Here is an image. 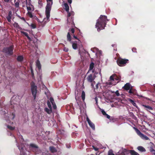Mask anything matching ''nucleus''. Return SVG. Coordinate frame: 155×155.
<instances>
[{
  "label": "nucleus",
  "instance_id": "obj_1",
  "mask_svg": "<svg viewBox=\"0 0 155 155\" xmlns=\"http://www.w3.org/2000/svg\"><path fill=\"white\" fill-rule=\"evenodd\" d=\"M108 21V20L107 19L106 16L101 15L97 20L95 25L97 31H99L101 30L104 29L106 26L107 21Z\"/></svg>",
  "mask_w": 155,
  "mask_h": 155
},
{
  "label": "nucleus",
  "instance_id": "obj_2",
  "mask_svg": "<svg viewBox=\"0 0 155 155\" xmlns=\"http://www.w3.org/2000/svg\"><path fill=\"white\" fill-rule=\"evenodd\" d=\"M14 48V45H12L9 47L4 48L2 50V52L6 55L11 56L13 54Z\"/></svg>",
  "mask_w": 155,
  "mask_h": 155
},
{
  "label": "nucleus",
  "instance_id": "obj_3",
  "mask_svg": "<svg viewBox=\"0 0 155 155\" xmlns=\"http://www.w3.org/2000/svg\"><path fill=\"white\" fill-rule=\"evenodd\" d=\"M1 111H2V113H3L4 115H5V118L6 119H11L13 120L15 117V114L14 113H12L11 115L9 116H8V110L7 108L6 107H4L3 109H2Z\"/></svg>",
  "mask_w": 155,
  "mask_h": 155
},
{
  "label": "nucleus",
  "instance_id": "obj_4",
  "mask_svg": "<svg viewBox=\"0 0 155 155\" xmlns=\"http://www.w3.org/2000/svg\"><path fill=\"white\" fill-rule=\"evenodd\" d=\"M52 5L47 4L46 7L45 14L46 18L44 19V21H45V20H47V21H49V17L50 16V12L51 9Z\"/></svg>",
  "mask_w": 155,
  "mask_h": 155
},
{
  "label": "nucleus",
  "instance_id": "obj_5",
  "mask_svg": "<svg viewBox=\"0 0 155 155\" xmlns=\"http://www.w3.org/2000/svg\"><path fill=\"white\" fill-rule=\"evenodd\" d=\"M129 60L119 58L117 61V64L120 66H124L126 63H128Z\"/></svg>",
  "mask_w": 155,
  "mask_h": 155
},
{
  "label": "nucleus",
  "instance_id": "obj_6",
  "mask_svg": "<svg viewBox=\"0 0 155 155\" xmlns=\"http://www.w3.org/2000/svg\"><path fill=\"white\" fill-rule=\"evenodd\" d=\"M50 101H47V105L48 107L50 109H52L51 106V105L50 102L51 103L53 106V107L54 109H56L57 108L56 105L54 102V99L52 97H51L49 99Z\"/></svg>",
  "mask_w": 155,
  "mask_h": 155
},
{
  "label": "nucleus",
  "instance_id": "obj_7",
  "mask_svg": "<svg viewBox=\"0 0 155 155\" xmlns=\"http://www.w3.org/2000/svg\"><path fill=\"white\" fill-rule=\"evenodd\" d=\"M37 87L35 85L34 83L31 85V93L33 96L34 99L36 98V94L37 92Z\"/></svg>",
  "mask_w": 155,
  "mask_h": 155
},
{
  "label": "nucleus",
  "instance_id": "obj_8",
  "mask_svg": "<svg viewBox=\"0 0 155 155\" xmlns=\"http://www.w3.org/2000/svg\"><path fill=\"white\" fill-rule=\"evenodd\" d=\"M124 151L125 153V155H129L130 154L131 155H140L137 152L134 150H128L126 149H124Z\"/></svg>",
  "mask_w": 155,
  "mask_h": 155
},
{
  "label": "nucleus",
  "instance_id": "obj_9",
  "mask_svg": "<svg viewBox=\"0 0 155 155\" xmlns=\"http://www.w3.org/2000/svg\"><path fill=\"white\" fill-rule=\"evenodd\" d=\"M26 7H27V10L28 12L34 10V6L31 3L30 0L26 1Z\"/></svg>",
  "mask_w": 155,
  "mask_h": 155
},
{
  "label": "nucleus",
  "instance_id": "obj_10",
  "mask_svg": "<svg viewBox=\"0 0 155 155\" xmlns=\"http://www.w3.org/2000/svg\"><path fill=\"white\" fill-rule=\"evenodd\" d=\"M101 69L100 68H97L95 69V68L92 71V72L93 73H94V75H93L95 78L97 77V75L99 73L100 75L101 74Z\"/></svg>",
  "mask_w": 155,
  "mask_h": 155
},
{
  "label": "nucleus",
  "instance_id": "obj_11",
  "mask_svg": "<svg viewBox=\"0 0 155 155\" xmlns=\"http://www.w3.org/2000/svg\"><path fill=\"white\" fill-rule=\"evenodd\" d=\"M95 78L92 74H90L87 76V79L88 82H92L94 81Z\"/></svg>",
  "mask_w": 155,
  "mask_h": 155
},
{
  "label": "nucleus",
  "instance_id": "obj_12",
  "mask_svg": "<svg viewBox=\"0 0 155 155\" xmlns=\"http://www.w3.org/2000/svg\"><path fill=\"white\" fill-rule=\"evenodd\" d=\"M131 88H132V87L129 83H127L125 84L123 87V88L126 91H128L130 89H131Z\"/></svg>",
  "mask_w": 155,
  "mask_h": 155
},
{
  "label": "nucleus",
  "instance_id": "obj_13",
  "mask_svg": "<svg viewBox=\"0 0 155 155\" xmlns=\"http://www.w3.org/2000/svg\"><path fill=\"white\" fill-rule=\"evenodd\" d=\"M87 120L90 127L93 130H95V126L94 124L91 121L88 117L87 118Z\"/></svg>",
  "mask_w": 155,
  "mask_h": 155
},
{
  "label": "nucleus",
  "instance_id": "obj_14",
  "mask_svg": "<svg viewBox=\"0 0 155 155\" xmlns=\"http://www.w3.org/2000/svg\"><path fill=\"white\" fill-rule=\"evenodd\" d=\"M12 16V12L11 11H10L8 12V15L6 17V18L8 22H11V19Z\"/></svg>",
  "mask_w": 155,
  "mask_h": 155
},
{
  "label": "nucleus",
  "instance_id": "obj_15",
  "mask_svg": "<svg viewBox=\"0 0 155 155\" xmlns=\"http://www.w3.org/2000/svg\"><path fill=\"white\" fill-rule=\"evenodd\" d=\"M139 136H140V137L143 139L147 140L149 139V138L146 135L143 134H142L141 132L140 133L138 134Z\"/></svg>",
  "mask_w": 155,
  "mask_h": 155
},
{
  "label": "nucleus",
  "instance_id": "obj_16",
  "mask_svg": "<svg viewBox=\"0 0 155 155\" xmlns=\"http://www.w3.org/2000/svg\"><path fill=\"white\" fill-rule=\"evenodd\" d=\"M49 150L52 153H54L57 152V149L53 146H50L49 147Z\"/></svg>",
  "mask_w": 155,
  "mask_h": 155
},
{
  "label": "nucleus",
  "instance_id": "obj_17",
  "mask_svg": "<svg viewBox=\"0 0 155 155\" xmlns=\"http://www.w3.org/2000/svg\"><path fill=\"white\" fill-rule=\"evenodd\" d=\"M137 149L141 152H144L146 151L145 149L143 147L141 146L138 147Z\"/></svg>",
  "mask_w": 155,
  "mask_h": 155
},
{
  "label": "nucleus",
  "instance_id": "obj_18",
  "mask_svg": "<svg viewBox=\"0 0 155 155\" xmlns=\"http://www.w3.org/2000/svg\"><path fill=\"white\" fill-rule=\"evenodd\" d=\"M142 106L144 107L145 108V109L147 110H153V108L151 107L148 105H142Z\"/></svg>",
  "mask_w": 155,
  "mask_h": 155
},
{
  "label": "nucleus",
  "instance_id": "obj_19",
  "mask_svg": "<svg viewBox=\"0 0 155 155\" xmlns=\"http://www.w3.org/2000/svg\"><path fill=\"white\" fill-rule=\"evenodd\" d=\"M24 59V57L22 55L18 56L17 58V61L18 62H22Z\"/></svg>",
  "mask_w": 155,
  "mask_h": 155
},
{
  "label": "nucleus",
  "instance_id": "obj_20",
  "mask_svg": "<svg viewBox=\"0 0 155 155\" xmlns=\"http://www.w3.org/2000/svg\"><path fill=\"white\" fill-rule=\"evenodd\" d=\"M21 33L23 34L25 36H26L28 39L29 40V41H31V38L28 35V33L26 32H25L24 31H21Z\"/></svg>",
  "mask_w": 155,
  "mask_h": 155
},
{
  "label": "nucleus",
  "instance_id": "obj_21",
  "mask_svg": "<svg viewBox=\"0 0 155 155\" xmlns=\"http://www.w3.org/2000/svg\"><path fill=\"white\" fill-rule=\"evenodd\" d=\"M64 8L65 9L67 12H68L69 11V7L68 4L67 3H64Z\"/></svg>",
  "mask_w": 155,
  "mask_h": 155
},
{
  "label": "nucleus",
  "instance_id": "obj_22",
  "mask_svg": "<svg viewBox=\"0 0 155 155\" xmlns=\"http://www.w3.org/2000/svg\"><path fill=\"white\" fill-rule=\"evenodd\" d=\"M128 101H129L130 102L133 106L136 107L137 108V105L136 104L135 102L133 100H132L130 98H129L128 99Z\"/></svg>",
  "mask_w": 155,
  "mask_h": 155
},
{
  "label": "nucleus",
  "instance_id": "obj_23",
  "mask_svg": "<svg viewBox=\"0 0 155 155\" xmlns=\"http://www.w3.org/2000/svg\"><path fill=\"white\" fill-rule=\"evenodd\" d=\"M44 110L48 114H50L52 112V109L49 108V109L47 107L45 108Z\"/></svg>",
  "mask_w": 155,
  "mask_h": 155
},
{
  "label": "nucleus",
  "instance_id": "obj_24",
  "mask_svg": "<svg viewBox=\"0 0 155 155\" xmlns=\"http://www.w3.org/2000/svg\"><path fill=\"white\" fill-rule=\"evenodd\" d=\"M117 155H125V153L124 151V149L122 148L118 152Z\"/></svg>",
  "mask_w": 155,
  "mask_h": 155
},
{
  "label": "nucleus",
  "instance_id": "obj_25",
  "mask_svg": "<svg viewBox=\"0 0 155 155\" xmlns=\"http://www.w3.org/2000/svg\"><path fill=\"white\" fill-rule=\"evenodd\" d=\"M13 26L15 27L18 28V29H20V30L22 29V28H21L20 27V26L18 25V24L16 22H15L13 24Z\"/></svg>",
  "mask_w": 155,
  "mask_h": 155
},
{
  "label": "nucleus",
  "instance_id": "obj_26",
  "mask_svg": "<svg viewBox=\"0 0 155 155\" xmlns=\"http://www.w3.org/2000/svg\"><path fill=\"white\" fill-rule=\"evenodd\" d=\"M71 42L72 44L73 48L74 49H76L77 48V43L73 42Z\"/></svg>",
  "mask_w": 155,
  "mask_h": 155
},
{
  "label": "nucleus",
  "instance_id": "obj_27",
  "mask_svg": "<svg viewBox=\"0 0 155 155\" xmlns=\"http://www.w3.org/2000/svg\"><path fill=\"white\" fill-rule=\"evenodd\" d=\"M115 77L117 78V75L116 74H114L110 76V79L111 81H114V79H116V78Z\"/></svg>",
  "mask_w": 155,
  "mask_h": 155
},
{
  "label": "nucleus",
  "instance_id": "obj_28",
  "mask_svg": "<svg viewBox=\"0 0 155 155\" xmlns=\"http://www.w3.org/2000/svg\"><path fill=\"white\" fill-rule=\"evenodd\" d=\"M67 40L68 41L71 42V37L69 32L68 33L67 35Z\"/></svg>",
  "mask_w": 155,
  "mask_h": 155
},
{
  "label": "nucleus",
  "instance_id": "obj_29",
  "mask_svg": "<svg viewBox=\"0 0 155 155\" xmlns=\"http://www.w3.org/2000/svg\"><path fill=\"white\" fill-rule=\"evenodd\" d=\"M94 64L93 62H91L90 65L89 71L93 70H94L93 68H94Z\"/></svg>",
  "mask_w": 155,
  "mask_h": 155
},
{
  "label": "nucleus",
  "instance_id": "obj_30",
  "mask_svg": "<svg viewBox=\"0 0 155 155\" xmlns=\"http://www.w3.org/2000/svg\"><path fill=\"white\" fill-rule=\"evenodd\" d=\"M81 97L83 101H84L85 99V93L84 91L82 92Z\"/></svg>",
  "mask_w": 155,
  "mask_h": 155
},
{
  "label": "nucleus",
  "instance_id": "obj_31",
  "mask_svg": "<svg viewBox=\"0 0 155 155\" xmlns=\"http://www.w3.org/2000/svg\"><path fill=\"white\" fill-rule=\"evenodd\" d=\"M36 66L39 69H40L41 68V64L40 62L39 61H37L36 62Z\"/></svg>",
  "mask_w": 155,
  "mask_h": 155
},
{
  "label": "nucleus",
  "instance_id": "obj_32",
  "mask_svg": "<svg viewBox=\"0 0 155 155\" xmlns=\"http://www.w3.org/2000/svg\"><path fill=\"white\" fill-rule=\"evenodd\" d=\"M30 146L32 148H38V146L36 145L33 144V143H31L30 144Z\"/></svg>",
  "mask_w": 155,
  "mask_h": 155
},
{
  "label": "nucleus",
  "instance_id": "obj_33",
  "mask_svg": "<svg viewBox=\"0 0 155 155\" xmlns=\"http://www.w3.org/2000/svg\"><path fill=\"white\" fill-rule=\"evenodd\" d=\"M16 0L14 1L15 4L14 5L16 8H18L19 6V2L18 1L15 2Z\"/></svg>",
  "mask_w": 155,
  "mask_h": 155
},
{
  "label": "nucleus",
  "instance_id": "obj_34",
  "mask_svg": "<svg viewBox=\"0 0 155 155\" xmlns=\"http://www.w3.org/2000/svg\"><path fill=\"white\" fill-rule=\"evenodd\" d=\"M7 127L8 129L11 130H14L15 129V127H13L9 125H7Z\"/></svg>",
  "mask_w": 155,
  "mask_h": 155
},
{
  "label": "nucleus",
  "instance_id": "obj_35",
  "mask_svg": "<svg viewBox=\"0 0 155 155\" xmlns=\"http://www.w3.org/2000/svg\"><path fill=\"white\" fill-rule=\"evenodd\" d=\"M47 4L52 5L53 4V0H46Z\"/></svg>",
  "mask_w": 155,
  "mask_h": 155
},
{
  "label": "nucleus",
  "instance_id": "obj_36",
  "mask_svg": "<svg viewBox=\"0 0 155 155\" xmlns=\"http://www.w3.org/2000/svg\"><path fill=\"white\" fill-rule=\"evenodd\" d=\"M27 15L29 16L30 18H32L33 17V15L31 12H28L27 13Z\"/></svg>",
  "mask_w": 155,
  "mask_h": 155
},
{
  "label": "nucleus",
  "instance_id": "obj_37",
  "mask_svg": "<svg viewBox=\"0 0 155 155\" xmlns=\"http://www.w3.org/2000/svg\"><path fill=\"white\" fill-rule=\"evenodd\" d=\"M17 16L20 19H21V20H22L25 22H26V20L25 19V18L23 17H21V16L18 15H17Z\"/></svg>",
  "mask_w": 155,
  "mask_h": 155
},
{
  "label": "nucleus",
  "instance_id": "obj_38",
  "mask_svg": "<svg viewBox=\"0 0 155 155\" xmlns=\"http://www.w3.org/2000/svg\"><path fill=\"white\" fill-rule=\"evenodd\" d=\"M133 128L135 130L137 134L138 135L140 132V130L136 127H134Z\"/></svg>",
  "mask_w": 155,
  "mask_h": 155
},
{
  "label": "nucleus",
  "instance_id": "obj_39",
  "mask_svg": "<svg viewBox=\"0 0 155 155\" xmlns=\"http://www.w3.org/2000/svg\"><path fill=\"white\" fill-rule=\"evenodd\" d=\"M150 151L155 155V150L153 148H151L150 149Z\"/></svg>",
  "mask_w": 155,
  "mask_h": 155
},
{
  "label": "nucleus",
  "instance_id": "obj_40",
  "mask_svg": "<svg viewBox=\"0 0 155 155\" xmlns=\"http://www.w3.org/2000/svg\"><path fill=\"white\" fill-rule=\"evenodd\" d=\"M69 31H71L72 34H74L75 32V30L74 28H71L69 29Z\"/></svg>",
  "mask_w": 155,
  "mask_h": 155
},
{
  "label": "nucleus",
  "instance_id": "obj_41",
  "mask_svg": "<svg viewBox=\"0 0 155 155\" xmlns=\"http://www.w3.org/2000/svg\"><path fill=\"white\" fill-rule=\"evenodd\" d=\"M26 1H28L27 0H25V1L22 2V7H26Z\"/></svg>",
  "mask_w": 155,
  "mask_h": 155
},
{
  "label": "nucleus",
  "instance_id": "obj_42",
  "mask_svg": "<svg viewBox=\"0 0 155 155\" xmlns=\"http://www.w3.org/2000/svg\"><path fill=\"white\" fill-rule=\"evenodd\" d=\"M31 27L33 29L35 28H36V25L35 24H32L31 25Z\"/></svg>",
  "mask_w": 155,
  "mask_h": 155
},
{
  "label": "nucleus",
  "instance_id": "obj_43",
  "mask_svg": "<svg viewBox=\"0 0 155 155\" xmlns=\"http://www.w3.org/2000/svg\"><path fill=\"white\" fill-rule=\"evenodd\" d=\"M90 83H91V86L93 88L94 87V85L95 83V82L94 81H93L92 82H90Z\"/></svg>",
  "mask_w": 155,
  "mask_h": 155
},
{
  "label": "nucleus",
  "instance_id": "obj_44",
  "mask_svg": "<svg viewBox=\"0 0 155 155\" xmlns=\"http://www.w3.org/2000/svg\"><path fill=\"white\" fill-rule=\"evenodd\" d=\"M115 93L117 96H119L120 95V94L119 93V91L118 90H117L115 92Z\"/></svg>",
  "mask_w": 155,
  "mask_h": 155
},
{
  "label": "nucleus",
  "instance_id": "obj_45",
  "mask_svg": "<svg viewBox=\"0 0 155 155\" xmlns=\"http://www.w3.org/2000/svg\"><path fill=\"white\" fill-rule=\"evenodd\" d=\"M101 112L102 114L104 115V116H106V115L107 114L106 113V112H105V111L104 110H102V111H101Z\"/></svg>",
  "mask_w": 155,
  "mask_h": 155
},
{
  "label": "nucleus",
  "instance_id": "obj_46",
  "mask_svg": "<svg viewBox=\"0 0 155 155\" xmlns=\"http://www.w3.org/2000/svg\"><path fill=\"white\" fill-rule=\"evenodd\" d=\"M94 99H95V101H96V104L97 106V105H98V98L97 97H95Z\"/></svg>",
  "mask_w": 155,
  "mask_h": 155
},
{
  "label": "nucleus",
  "instance_id": "obj_47",
  "mask_svg": "<svg viewBox=\"0 0 155 155\" xmlns=\"http://www.w3.org/2000/svg\"><path fill=\"white\" fill-rule=\"evenodd\" d=\"M132 50L134 52H136L137 51H136V48H133L132 49Z\"/></svg>",
  "mask_w": 155,
  "mask_h": 155
},
{
  "label": "nucleus",
  "instance_id": "obj_48",
  "mask_svg": "<svg viewBox=\"0 0 155 155\" xmlns=\"http://www.w3.org/2000/svg\"><path fill=\"white\" fill-rule=\"evenodd\" d=\"M64 51L65 52H68V49L67 48L64 47Z\"/></svg>",
  "mask_w": 155,
  "mask_h": 155
},
{
  "label": "nucleus",
  "instance_id": "obj_49",
  "mask_svg": "<svg viewBox=\"0 0 155 155\" xmlns=\"http://www.w3.org/2000/svg\"><path fill=\"white\" fill-rule=\"evenodd\" d=\"M129 90V93L130 94H133V91H132V88H131V89H130Z\"/></svg>",
  "mask_w": 155,
  "mask_h": 155
},
{
  "label": "nucleus",
  "instance_id": "obj_50",
  "mask_svg": "<svg viewBox=\"0 0 155 155\" xmlns=\"http://www.w3.org/2000/svg\"><path fill=\"white\" fill-rule=\"evenodd\" d=\"M93 147L94 149L96 151H97L98 150V148L96 147H95L94 146H93Z\"/></svg>",
  "mask_w": 155,
  "mask_h": 155
},
{
  "label": "nucleus",
  "instance_id": "obj_51",
  "mask_svg": "<svg viewBox=\"0 0 155 155\" xmlns=\"http://www.w3.org/2000/svg\"><path fill=\"white\" fill-rule=\"evenodd\" d=\"M99 84V83H97L95 87H96V89H97L98 88Z\"/></svg>",
  "mask_w": 155,
  "mask_h": 155
},
{
  "label": "nucleus",
  "instance_id": "obj_52",
  "mask_svg": "<svg viewBox=\"0 0 155 155\" xmlns=\"http://www.w3.org/2000/svg\"><path fill=\"white\" fill-rule=\"evenodd\" d=\"M105 116L107 118L109 119H110V116H109V115H108V114H107Z\"/></svg>",
  "mask_w": 155,
  "mask_h": 155
},
{
  "label": "nucleus",
  "instance_id": "obj_53",
  "mask_svg": "<svg viewBox=\"0 0 155 155\" xmlns=\"http://www.w3.org/2000/svg\"><path fill=\"white\" fill-rule=\"evenodd\" d=\"M107 84H108V85H113L112 83L111 82H107ZM115 84H113V85H114Z\"/></svg>",
  "mask_w": 155,
  "mask_h": 155
},
{
  "label": "nucleus",
  "instance_id": "obj_54",
  "mask_svg": "<svg viewBox=\"0 0 155 155\" xmlns=\"http://www.w3.org/2000/svg\"><path fill=\"white\" fill-rule=\"evenodd\" d=\"M68 12V15H67V17H70L71 15V14L69 12Z\"/></svg>",
  "mask_w": 155,
  "mask_h": 155
},
{
  "label": "nucleus",
  "instance_id": "obj_55",
  "mask_svg": "<svg viewBox=\"0 0 155 155\" xmlns=\"http://www.w3.org/2000/svg\"><path fill=\"white\" fill-rule=\"evenodd\" d=\"M73 37L75 39L78 40V38L76 36H75L74 35H73Z\"/></svg>",
  "mask_w": 155,
  "mask_h": 155
},
{
  "label": "nucleus",
  "instance_id": "obj_56",
  "mask_svg": "<svg viewBox=\"0 0 155 155\" xmlns=\"http://www.w3.org/2000/svg\"><path fill=\"white\" fill-rule=\"evenodd\" d=\"M132 114H133V118L135 120L137 119V117L133 114V113H132Z\"/></svg>",
  "mask_w": 155,
  "mask_h": 155
},
{
  "label": "nucleus",
  "instance_id": "obj_57",
  "mask_svg": "<svg viewBox=\"0 0 155 155\" xmlns=\"http://www.w3.org/2000/svg\"><path fill=\"white\" fill-rule=\"evenodd\" d=\"M68 1L70 4H71L72 2V0H68Z\"/></svg>",
  "mask_w": 155,
  "mask_h": 155
},
{
  "label": "nucleus",
  "instance_id": "obj_58",
  "mask_svg": "<svg viewBox=\"0 0 155 155\" xmlns=\"http://www.w3.org/2000/svg\"><path fill=\"white\" fill-rule=\"evenodd\" d=\"M115 77L116 78V79H114L115 80H120V78H119L117 76V78L116 77Z\"/></svg>",
  "mask_w": 155,
  "mask_h": 155
},
{
  "label": "nucleus",
  "instance_id": "obj_59",
  "mask_svg": "<svg viewBox=\"0 0 155 155\" xmlns=\"http://www.w3.org/2000/svg\"><path fill=\"white\" fill-rule=\"evenodd\" d=\"M114 119V117H111V118H110V120L111 121L112 120H113Z\"/></svg>",
  "mask_w": 155,
  "mask_h": 155
},
{
  "label": "nucleus",
  "instance_id": "obj_60",
  "mask_svg": "<svg viewBox=\"0 0 155 155\" xmlns=\"http://www.w3.org/2000/svg\"><path fill=\"white\" fill-rule=\"evenodd\" d=\"M31 73H32V75H34V73H33V71L32 69H31Z\"/></svg>",
  "mask_w": 155,
  "mask_h": 155
},
{
  "label": "nucleus",
  "instance_id": "obj_61",
  "mask_svg": "<svg viewBox=\"0 0 155 155\" xmlns=\"http://www.w3.org/2000/svg\"><path fill=\"white\" fill-rule=\"evenodd\" d=\"M4 2H9V0H5Z\"/></svg>",
  "mask_w": 155,
  "mask_h": 155
},
{
  "label": "nucleus",
  "instance_id": "obj_62",
  "mask_svg": "<svg viewBox=\"0 0 155 155\" xmlns=\"http://www.w3.org/2000/svg\"><path fill=\"white\" fill-rule=\"evenodd\" d=\"M112 47H114V46H116L115 45H112Z\"/></svg>",
  "mask_w": 155,
  "mask_h": 155
},
{
  "label": "nucleus",
  "instance_id": "obj_63",
  "mask_svg": "<svg viewBox=\"0 0 155 155\" xmlns=\"http://www.w3.org/2000/svg\"><path fill=\"white\" fill-rule=\"evenodd\" d=\"M99 153L98 154V153H96V155H99Z\"/></svg>",
  "mask_w": 155,
  "mask_h": 155
},
{
  "label": "nucleus",
  "instance_id": "obj_64",
  "mask_svg": "<svg viewBox=\"0 0 155 155\" xmlns=\"http://www.w3.org/2000/svg\"><path fill=\"white\" fill-rule=\"evenodd\" d=\"M153 115L155 116V113H154V114H153Z\"/></svg>",
  "mask_w": 155,
  "mask_h": 155
}]
</instances>
